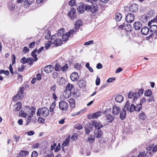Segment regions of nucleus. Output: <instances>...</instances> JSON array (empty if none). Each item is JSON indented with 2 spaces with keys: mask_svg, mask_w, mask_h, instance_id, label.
Masks as SVG:
<instances>
[{
  "mask_svg": "<svg viewBox=\"0 0 157 157\" xmlns=\"http://www.w3.org/2000/svg\"><path fill=\"white\" fill-rule=\"evenodd\" d=\"M38 122L40 123L44 124V120L41 117H39L38 119Z\"/></svg>",
  "mask_w": 157,
  "mask_h": 157,
  "instance_id": "55",
  "label": "nucleus"
},
{
  "mask_svg": "<svg viewBox=\"0 0 157 157\" xmlns=\"http://www.w3.org/2000/svg\"><path fill=\"white\" fill-rule=\"evenodd\" d=\"M58 74L57 72H54L52 73V77L54 78H56L58 76Z\"/></svg>",
  "mask_w": 157,
  "mask_h": 157,
  "instance_id": "57",
  "label": "nucleus"
},
{
  "mask_svg": "<svg viewBox=\"0 0 157 157\" xmlns=\"http://www.w3.org/2000/svg\"><path fill=\"white\" fill-rule=\"evenodd\" d=\"M69 5L71 7L75 6V0H71L68 2Z\"/></svg>",
  "mask_w": 157,
  "mask_h": 157,
  "instance_id": "41",
  "label": "nucleus"
},
{
  "mask_svg": "<svg viewBox=\"0 0 157 157\" xmlns=\"http://www.w3.org/2000/svg\"><path fill=\"white\" fill-rule=\"evenodd\" d=\"M142 24L139 21L135 22L133 25V29L136 30H139L142 29Z\"/></svg>",
  "mask_w": 157,
  "mask_h": 157,
  "instance_id": "13",
  "label": "nucleus"
},
{
  "mask_svg": "<svg viewBox=\"0 0 157 157\" xmlns=\"http://www.w3.org/2000/svg\"><path fill=\"white\" fill-rule=\"evenodd\" d=\"M79 87L80 88H84L86 86V81L84 80L81 79L78 82Z\"/></svg>",
  "mask_w": 157,
  "mask_h": 157,
  "instance_id": "22",
  "label": "nucleus"
},
{
  "mask_svg": "<svg viewBox=\"0 0 157 157\" xmlns=\"http://www.w3.org/2000/svg\"><path fill=\"white\" fill-rule=\"evenodd\" d=\"M50 32L49 31H48L47 34L45 36V38L46 39H48L50 38Z\"/></svg>",
  "mask_w": 157,
  "mask_h": 157,
  "instance_id": "59",
  "label": "nucleus"
},
{
  "mask_svg": "<svg viewBox=\"0 0 157 157\" xmlns=\"http://www.w3.org/2000/svg\"><path fill=\"white\" fill-rule=\"evenodd\" d=\"M52 42L49 41L48 42L45 44V47L46 49H48L50 47V46L52 45Z\"/></svg>",
  "mask_w": 157,
  "mask_h": 157,
  "instance_id": "40",
  "label": "nucleus"
},
{
  "mask_svg": "<svg viewBox=\"0 0 157 157\" xmlns=\"http://www.w3.org/2000/svg\"><path fill=\"white\" fill-rule=\"evenodd\" d=\"M61 69V67L59 64L56 63L55 67V69L56 71H59Z\"/></svg>",
  "mask_w": 157,
  "mask_h": 157,
  "instance_id": "47",
  "label": "nucleus"
},
{
  "mask_svg": "<svg viewBox=\"0 0 157 157\" xmlns=\"http://www.w3.org/2000/svg\"><path fill=\"white\" fill-rule=\"evenodd\" d=\"M122 15L120 13H117L115 15V19L116 21L119 22L122 17Z\"/></svg>",
  "mask_w": 157,
  "mask_h": 157,
  "instance_id": "27",
  "label": "nucleus"
},
{
  "mask_svg": "<svg viewBox=\"0 0 157 157\" xmlns=\"http://www.w3.org/2000/svg\"><path fill=\"white\" fill-rule=\"evenodd\" d=\"M86 5L83 4H81L77 8V10L79 14L82 13L87 10Z\"/></svg>",
  "mask_w": 157,
  "mask_h": 157,
  "instance_id": "9",
  "label": "nucleus"
},
{
  "mask_svg": "<svg viewBox=\"0 0 157 157\" xmlns=\"http://www.w3.org/2000/svg\"><path fill=\"white\" fill-rule=\"evenodd\" d=\"M87 10L86 11H90L93 13H94L96 11L97 8V5L96 6L93 4L92 5H88L86 6Z\"/></svg>",
  "mask_w": 157,
  "mask_h": 157,
  "instance_id": "11",
  "label": "nucleus"
},
{
  "mask_svg": "<svg viewBox=\"0 0 157 157\" xmlns=\"http://www.w3.org/2000/svg\"><path fill=\"white\" fill-rule=\"evenodd\" d=\"M34 1V0H25V3L28 5L31 4Z\"/></svg>",
  "mask_w": 157,
  "mask_h": 157,
  "instance_id": "56",
  "label": "nucleus"
},
{
  "mask_svg": "<svg viewBox=\"0 0 157 157\" xmlns=\"http://www.w3.org/2000/svg\"><path fill=\"white\" fill-rule=\"evenodd\" d=\"M139 117L140 119L143 120L145 119L146 118V116L144 112H141L139 115Z\"/></svg>",
  "mask_w": 157,
  "mask_h": 157,
  "instance_id": "34",
  "label": "nucleus"
},
{
  "mask_svg": "<svg viewBox=\"0 0 157 157\" xmlns=\"http://www.w3.org/2000/svg\"><path fill=\"white\" fill-rule=\"evenodd\" d=\"M59 83L60 85H63L64 84L65 82V80L64 79V78L63 77H61L59 78Z\"/></svg>",
  "mask_w": 157,
  "mask_h": 157,
  "instance_id": "35",
  "label": "nucleus"
},
{
  "mask_svg": "<svg viewBox=\"0 0 157 157\" xmlns=\"http://www.w3.org/2000/svg\"><path fill=\"white\" fill-rule=\"evenodd\" d=\"M29 51V49L27 47H25L23 49V52L24 53H26L28 52Z\"/></svg>",
  "mask_w": 157,
  "mask_h": 157,
  "instance_id": "51",
  "label": "nucleus"
},
{
  "mask_svg": "<svg viewBox=\"0 0 157 157\" xmlns=\"http://www.w3.org/2000/svg\"><path fill=\"white\" fill-rule=\"evenodd\" d=\"M74 32V30L72 29L65 33L64 29L63 28H61L58 31L56 36L61 38L63 41H66L68 40L69 36Z\"/></svg>",
  "mask_w": 157,
  "mask_h": 157,
  "instance_id": "2",
  "label": "nucleus"
},
{
  "mask_svg": "<svg viewBox=\"0 0 157 157\" xmlns=\"http://www.w3.org/2000/svg\"><path fill=\"white\" fill-rule=\"evenodd\" d=\"M56 106V102L54 101L52 103L50 107V112H52L53 111L54 109Z\"/></svg>",
  "mask_w": 157,
  "mask_h": 157,
  "instance_id": "37",
  "label": "nucleus"
},
{
  "mask_svg": "<svg viewBox=\"0 0 157 157\" xmlns=\"http://www.w3.org/2000/svg\"><path fill=\"white\" fill-rule=\"evenodd\" d=\"M30 58H29L26 59L25 57H24L21 59V62L23 64L29 62Z\"/></svg>",
  "mask_w": 157,
  "mask_h": 157,
  "instance_id": "36",
  "label": "nucleus"
},
{
  "mask_svg": "<svg viewBox=\"0 0 157 157\" xmlns=\"http://www.w3.org/2000/svg\"><path fill=\"white\" fill-rule=\"evenodd\" d=\"M114 118V116L109 114H108L105 117V120L108 123H111Z\"/></svg>",
  "mask_w": 157,
  "mask_h": 157,
  "instance_id": "15",
  "label": "nucleus"
},
{
  "mask_svg": "<svg viewBox=\"0 0 157 157\" xmlns=\"http://www.w3.org/2000/svg\"><path fill=\"white\" fill-rule=\"evenodd\" d=\"M151 92L150 90H148L145 91L144 95L146 96L149 97L151 96Z\"/></svg>",
  "mask_w": 157,
  "mask_h": 157,
  "instance_id": "42",
  "label": "nucleus"
},
{
  "mask_svg": "<svg viewBox=\"0 0 157 157\" xmlns=\"http://www.w3.org/2000/svg\"><path fill=\"white\" fill-rule=\"evenodd\" d=\"M92 123L95 128L98 129H99L103 126L100 122H98L95 121H93Z\"/></svg>",
  "mask_w": 157,
  "mask_h": 157,
  "instance_id": "17",
  "label": "nucleus"
},
{
  "mask_svg": "<svg viewBox=\"0 0 157 157\" xmlns=\"http://www.w3.org/2000/svg\"><path fill=\"white\" fill-rule=\"evenodd\" d=\"M69 140L70 138L68 137L63 142L62 145L64 147L68 146L69 145Z\"/></svg>",
  "mask_w": 157,
  "mask_h": 157,
  "instance_id": "32",
  "label": "nucleus"
},
{
  "mask_svg": "<svg viewBox=\"0 0 157 157\" xmlns=\"http://www.w3.org/2000/svg\"><path fill=\"white\" fill-rule=\"evenodd\" d=\"M137 100H134L133 98L132 103L130 105L129 102L127 101L124 105V109H126L127 110L131 112H132L134 111H140L142 109V105L141 104H139V102H137Z\"/></svg>",
  "mask_w": 157,
  "mask_h": 157,
  "instance_id": "1",
  "label": "nucleus"
},
{
  "mask_svg": "<svg viewBox=\"0 0 157 157\" xmlns=\"http://www.w3.org/2000/svg\"><path fill=\"white\" fill-rule=\"evenodd\" d=\"M96 67L97 69H101L103 67L102 65L100 63H98L97 64Z\"/></svg>",
  "mask_w": 157,
  "mask_h": 157,
  "instance_id": "64",
  "label": "nucleus"
},
{
  "mask_svg": "<svg viewBox=\"0 0 157 157\" xmlns=\"http://www.w3.org/2000/svg\"><path fill=\"white\" fill-rule=\"evenodd\" d=\"M37 52L36 49H35L31 53L32 56L34 58V61H36L38 60V58L37 57V55L36 53Z\"/></svg>",
  "mask_w": 157,
  "mask_h": 157,
  "instance_id": "29",
  "label": "nucleus"
},
{
  "mask_svg": "<svg viewBox=\"0 0 157 157\" xmlns=\"http://www.w3.org/2000/svg\"><path fill=\"white\" fill-rule=\"evenodd\" d=\"M144 91V90L142 89H140L137 92H132L131 91L128 94V97L130 99L133 98L134 100H137L143 94Z\"/></svg>",
  "mask_w": 157,
  "mask_h": 157,
  "instance_id": "3",
  "label": "nucleus"
},
{
  "mask_svg": "<svg viewBox=\"0 0 157 157\" xmlns=\"http://www.w3.org/2000/svg\"><path fill=\"white\" fill-rule=\"evenodd\" d=\"M35 45V42H32L29 44V48H33Z\"/></svg>",
  "mask_w": 157,
  "mask_h": 157,
  "instance_id": "52",
  "label": "nucleus"
},
{
  "mask_svg": "<svg viewBox=\"0 0 157 157\" xmlns=\"http://www.w3.org/2000/svg\"><path fill=\"white\" fill-rule=\"evenodd\" d=\"M54 70V66L51 65L46 66L44 68V71L47 73H51Z\"/></svg>",
  "mask_w": 157,
  "mask_h": 157,
  "instance_id": "14",
  "label": "nucleus"
},
{
  "mask_svg": "<svg viewBox=\"0 0 157 157\" xmlns=\"http://www.w3.org/2000/svg\"><path fill=\"white\" fill-rule=\"evenodd\" d=\"M27 111H28V110H27V109L25 110V112L22 110L20 111L19 112L20 115L22 117H26L29 114V113H28V112H27Z\"/></svg>",
  "mask_w": 157,
  "mask_h": 157,
  "instance_id": "28",
  "label": "nucleus"
},
{
  "mask_svg": "<svg viewBox=\"0 0 157 157\" xmlns=\"http://www.w3.org/2000/svg\"><path fill=\"white\" fill-rule=\"evenodd\" d=\"M82 25V21L80 20H77L76 21L75 24V27L76 29H78Z\"/></svg>",
  "mask_w": 157,
  "mask_h": 157,
  "instance_id": "26",
  "label": "nucleus"
},
{
  "mask_svg": "<svg viewBox=\"0 0 157 157\" xmlns=\"http://www.w3.org/2000/svg\"><path fill=\"white\" fill-rule=\"evenodd\" d=\"M76 12L75 9V8H72L70 11L68 13V16L71 19L74 20L76 17Z\"/></svg>",
  "mask_w": 157,
  "mask_h": 157,
  "instance_id": "8",
  "label": "nucleus"
},
{
  "mask_svg": "<svg viewBox=\"0 0 157 157\" xmlns=\"http://www.w3.org/2000/svg\"><path fill=\"white\" fill-rule=\"evenodd\" d=\"M154 146V144H150L148 145L146 148V149L148 151H149L148 152H151L150 151L152 149V148H153Z\"/></svg>",
  "mask_w": 157,
  "mask_h": 157,
  "instance_id": "44",
  "label": "nucleus"
},
{
  "mask_svg": "<svg viewBox=\"0 0 157 157\" xmlns=\"http://www.w3.org/2000/svg\"><path fill=\"white\" fill-rule=\"evenodd\" d=\"M126 109H124V106L123 109V111L121 112L120 113V119L122 120H123L125 119L126 117Z\"/></svg>",
  "mask_w": 157,
  "mask_h": 157,
  "instance_id": "18",
  "label": "nucleus"
},
{
  "mask_svg": "<svg viewBox=\"0 0 157 157\" xmlns=\"http://www.w3.org/2000/svg\"><path fill=\"white\" fill-rule=\"evenodd\" d=\"M148 17L146 15H144L141 17V20L143 22L147 21Z\"/></svg>",
  "mask_w": 157,
  "mask_h": 157,
  "instance_id": "43",
  "label": "nucleus"
},
{
  "mask_svg": "<svg viewBox=\"0 0 157 157\" xmlns=\"http://www.w3.org/2000/svg\"><path fill=\"white\" fill-rule=\"evenodd\" d=\"M101 112L100 111H98L95 113L90 114L88 116V117L90 119L97 118L101 116Z\"/></svg>",
  "mask_w": 157,
  "mask_h": 157,
  "instance_id": "10",
  "label": "nucleus"
},
{
  "mask_svg": "<svg viewBox=\"0 0 157 157\" xmlns=\"http://www.w3.org/2000/svg\"><path fill=\"white\" fill-rule=\"evenodd\" d=\"M102 132L101 131H95V136L96 138H99L102 135Z\"/></svg>",
  "mask_w": 157,
  "mask_h": 157,
  "instance_id": "30",
  "label": "nucleus"
},
{
  "mask_svg": "<svg viewBox=\"0 0 157 157\" xmlns=\"http://www.w3.org/2000/svg\"><path fill=\"white\" fill-rule=\"evenodd\" d=\"M29 152L27 151H21L19 153V155L22 157H25L29 154Z\"/></svg>",
  "mask_w": 157,
  "mask_h": 157,
  "instance_id": "31",
  "label": "nucleus"
},
{
  "mask_svg": "<svg viewBox=\"0 0 157 157\" xmlns=\"http://www.w3.org/2000/svg\"><path fill=\"white\" fill-rule=\"evenodd\" d=\"M38 155V153L36 151H33L31 155V157H37Z\"/></svg>",
  "mask_w": 157,
  "mask_h": 157,
  "instance_id": "50",
  "label": "nucleus"
},
{
  "mask_svg": "<svg viewBox=\"0 0 157 157\" xmlns=\"http://www.w3.org/2000/svg\"><path fill=\"white\" fill-rule=\"evenodd\" d=\"M56 87H57V86H56V85H54L53 86H52L50 88L51 91H52V92L54 93V92H55L56 90Z\"/></svg>",
  "mask_w": 157,
  "mask_h": 157,
  "instance_id": "45",
  "label": "nucleus"
},
{
  "mask_svg": "<svg viewBox=\"0 0 157 157\" xmlns=\"http://www.w3.org/2000/svg\"><path fill=\"white\" fill-rule=\"evenodd\" d=\"M61 38L56 36V34L53 35L51 37V40L53 41L52 43L54 44V46L56 47L60 46L62 44L63 40Z\"/></svg>",
  "mask_w": 157,
  "mask_h": 157,
  "instance_id": "4",
  "label": "nucleus"
},
{
  "mask_svg": "<svg viewBox=\"0 0 157 157\" xmlns=\"http://www.w3.org/2000/svg\"><path fill=\"white\" fill-rule=\"evenodd\" d=\"M32 117L29 116H28L26 124L28 125V124L30 122Z\"/></svg>",
  "mask_w": 157,
  "mask_h": 157,
  "instance_id": "60",
  "label": "nucleus"
},
{
  "mask_svg": "<svg viewBox=\"0 0 157 157\" xmlns=\"http://www.w3.org/2000/svg\"><path fill=\"white\" fill-rule=\"evenodd\" d=\"M73 87L74 86L73 85L68 83L66 87V89L67 90L70 91L72 90Z\"/></svg>",
  "mask_w": 157,
  "mask_h": 157,
  "instance_id": "39",
  "label": "nucleus"
},
{
  "mask_svg": "<svg viewBox=\"0 0 157 157\" xmlns=\"http://www.w3.org/2000/svg\"><path fill=\"white\" fill-rule=\"evenodd\" d=\"M24 67L22 65L21 67H19L18 69V70L19 72L22 71L24 70Z\"/></svg>",
  "mask_w": 157,
  "mask_h": 157,
  "instance_id": "63",
  "label": "nucleus"
},
{
  "mask_svg": "<svg viewBox=\"0 0 157 157\" xmlns=\"http://www.w3.org/2000/svg\"><path fill=\"white\" fill-rule=\"evenodd\" d=\"M59 107L60 109L62 111H67L68 108V103L64 101H61L59 103Z\"/></svg>",
  "mask_w": 157,
  "mask_h": 157,
  "instance_id": "6",
  "label": "nucleus"
},
{
  "mask_svg": "<svg viewBox=\"0 0 157 157\" xmlns=\"http://www.w3.org/2000/svg\"><path fill=\"white\" fill-rule=\"evenodd\" d=\"M124 100V98L121 95H118L115 98V100L117 102L121 103Z\"/></svg>",
  "mask_w": 157,
  "mask_h": 157,
  "instance_id": "24",
  "label": "nucleus"
},
{
  "mask_svg": "<svg viewBox=\"0 0 157 157\" xmlns=\"http://www.w3.org/2000/svg\"><path fill=\"white\" fill-rule=\"evenodd\" d=\"M10 9L11 10H14L15 8V5L14 4H11V6H10Z\"/></svg>",
  "mask_w": 157,
  "mask_h": 157,
  "instance_id": "62",
  "label": "nucleus"
},
{
  "mask_svg": "<svg viewBox=\"0 0 157 157\" xmlns=\"http://www.w3.org/2000/svg\"><path fill=\"white\" fill-rule=\"evenodd\" d=\"M75 127L76 129L79 130L81 129L82 128V127L81 124H78L77 125H76Z\"/></svg>",
  "mask_w": 157,
  "mask_h": 157,
  "instance_id": "53",
  "label": "nucleus"
},
{
  "mask_svg": "<svg viewBox=\"0 0 157 157\" xmlns=\"http://www.w3.org/2000/svg\"><path fill=\"white\" fill-rule=\"evenodd\" d=\"M49 110L46 107L39 108L37 110L36 115L40 116L42 115L44 117L47 116L49 114Z\"/></svg>",
  "mask_w": 157,
  "mask_h": 157,
  "instance_id": "5",
  "label": "nucleus"
},
{
  "mask_svg": "<svg viewBox=\"0 0 157 157\" xmlns=\"http://www.w3.org/2000/svg\"><path fill=\"white\" fill-rule=\"evenodd\" d=\"M94 41L93 40H90L84 43V45H88L94 43Z\"/></svg>",
  "mask_w": 157,
  "mask_h": 157,
  "instance_id": "48",
  "label": "nucleus"
},
{
  "mask_svg": "<svg viewBox=\"0 0 157 157\" xmlns=\"http://www.w3.org/2000/svg\"><path fill=\"white\" fill-rule=\"evenodd\" d=\"M67 69V65L66 64L62 67H61V69L62 71H65Z\"/></svg>",
  "mask_w": 157,
  "mask_h": 157,
  "instance_id": "54",
  "label": "nucleus"
},
{
  "mask_svg": "<svg viewBox=\"0 0 157 157\" xmlns=\"http://www.w3.org/2000/svg\"><path fill=\"white\" fill-rule=\"evenodd\" d=\"M71 80L74 82L77 81L78 79V76L77 73L74 72L72 73L70 76Z\"/></svg>",
  "mask_w": 157,
  "mask_h": 157,
  "instance_id": "16",
  "label": "nucleus"
},
{
  "mask_svg": "<svg viewBox=\"0 0 157 157\" xmlns=\"http://www.w3.org/2000/svg\"><path fill=\"white\" fill-rule=\"evenodd\" d=\"M83 111L82 110H81L78 112H76L75 113H72L71 114V116H74L76 115H78L79 114H80L82 113H83Z\"/></svg>",
  "mask_w": 157,
  "mask_h": 157,
  "instance_id": "49",
  "label": "nucleus"
},
{
  "mask_svg": "<svg viewBox=\"0 0 157 157\" xmlns=\"http://www.w3.org/2000/svg\"><path fill=\"white\" fill-rule=\"evenodd\" d=\"M152 22L153 21H149L148 24V25L150 26V32L152 33L151 34H152L153 33H155L157 35V25L152 24ZM151 35V34H150V35Z\"/></svg>",
  "mask_w": 157,
  "mask_h": 157,
  "instance_id": "7",
  "label": "nucleus"
},
{
  "mask_svg": "<svg viewBox=\"0 0 157 157\" xmlns=\"http://www.w3.org/2000/svg\"><path fill=\"white\" fill-rule=\"evenodd\" d=\"M134 19V16L132 13H128L126 16L125 20L128 23H131L132 22Z\"/></svg>",
  "mask_w": 157,
  "mask_h": 157,
  "instance_id": "12",
  "label": "nucleus"
},
{
  "mask_svg": "<svg viewBox=\"0 0 157 157\" xmlns=\"http://www.w3.org/2000/svg\"><path fill=\"white\" fill-rule=\"evenodd\" d=\"M70 106L72 108H73L75 107V101L74 100L72 99H71L70 100Z\"/></svg>",
  "mask_w": 157,
  "mask_h": 157,
  "instance_id": "38",
  "label": "nucleus"
},
{
  "mask_svg": "<svg viewBox=\"0 0 157 157\" xmlns=\"http://www.w3.org/2000/svg\"><path fill=\"white\" fill-rule=\"evenodd\" d=\"M24 90V88L23 87H21L19 90L18 91V94H21L22 93H24L23 90Z\"/></svg>",
  "mask_w": 157,
  "mask_h": 157,
  "instance_id": "58",
  "label": "nucleus"
},
{
  "mask_svg": "<svg viewBox=\"0 0 157 157\" xmlns=\"http://www.w3.org/2000/svg\"><path fill=\"white\" fill-rule=\"evenodd\" d=\"M21 108V103L20 102H17L13 106V110L15 111H18Z\"/></svg>",
  "mask_w": 157,
  "mask_h": 157,
  "instance_id": "20",
  "label": "nucleus"
},
{
  "mask_svg": "<svg viewBox=\"0 0 157 157\" xmlns=\"http://www.w3.org/2000/svg\"><path fill=\"white\" fill-rule=\"evenodd\" d=\"M120 108L117 106H113V114L114 115H117L120 112Z\"/></svg>",
  "mask_w": 157,
  "mask_h": 157,
  "instance_id": "21",
  "label": "nucleus"
},
{
  "mask_svg": "<svg viewBox=\"0 0 157 157\" xmlns=\"http://www.w3.org/2000/svg\"><path fill=\"white\" fill-rule=\"evenodd\" d=\"M149 31L148 28L147 27H144L141 29V33L142 34L146 35L148 34Z\"/></svg>",
  "mask_w": 157,
  "mask_h": 157,
  "instance_id": "25",
  "label": "nucleus"
},
{
  "mask_svg": "<svg viewBox=\"0 0 157 157\" xmlns=\"http://www.w3.org/2000/svg\"><path fill=\"white\" fill-rule=\"evenodd\" d=\"M86 2H88L91 3H93V4H94L96 6V2L98 1L97 0H86Z\"/></svg>",
  "mask_w": 157,
  "mask_h": 157,
  "instance_id": "46",
  "label": "nucleus"
},
{
  "mask_svg": "<svg viewBox=\"0 0 157 157\" xmlns=\"http://www.w3.org/2000/svg\"><path fill=\"white\" fill-rule=\"evenodd\" d=\"M95 138L94 135H90L88 137V140L90 143H92L94 140Z\"/></svg>",
  "mask_w": 157,
  "mask_h": 157,
  "instance_id": "33",
  "label": "nucleus"
},
{
  "mask_svg": "<svg viewBox=\"0 0 157 157\" xmlns=\"http://www.w3.org/2000/svg\"><path fill=\"white\" fill-rule=\"evenodd\" d=\"M9 69L10 71V72L11 74L12 75L13 74L14 72L13 71V69L12 68V67L11 64H10L9 66Z\"/></svg>",
  "mask_w": 157,
  "mask_h": 157,
  "instance_id": "61",
  "label": "nucleus"
},
{
  "mask_svg": "<svg viewBox=\"0 0 157 157\" xmlns=\"http://www.w3.org/2000/svg\"><path fill=\"white\" fill-rule=\"evenodd\" d=\"M27 110H28V113L29 114L31 113V114L29 116L32 117L33 115L35 114L36 112V109L34 107H32V110L29 107H26Z\"/></svg>",
  "mask_w": 157,
  "mask_h": 157,
  "instance_id": "19",
  "label": "nucleus"
},
{
  "mask_svg": "<svg viewBox=\"0 0 157 157\" xmlns=\"http://www.w3.org/2000/svg\"><path fill=\"white\" fill-rule=\"evenodd\" d=\"M147 157H151L152 154L151 152H147V154L144 152H141L138 155V157H145L146 156Z\"/></svg>",
  "mask_w": 157,
  "mask_h": 157,
  "instance_id": "23",
  "label": "nucleus"
}]
</instances>
